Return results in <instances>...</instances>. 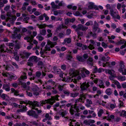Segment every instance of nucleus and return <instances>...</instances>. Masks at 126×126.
I'll use <instances>...</instances> for the list:
<instances>
[{"label": "nucleus", "instance_id": "3c124183", "mask_svg": "<svg viewBox=\"0 0 126 126\" xmlns=\"http://www.w3.org/2000/svg\"><path fill=\"white\" fill-rule=\"evenodd\" d=\"M38 26L39 28L42 29L45 28L46 26V25L45 24L38 25Z\"/></svg>", "mask_w": 126, "mask_h": 126}, {"label": "nucleus", "instance_id": "e433bc0d", "mask_svg": "<svg viewBox=\"0 0 126 126\" xmlns=\"http://www.w3.org/2000/svg\"><path fill=\"white\" fill-rule=\"evenodd\" d=\"M106 72H107L109 74L111 75H113L115 73L114 71L113 70H107L106 71Z\"/></svg>", "mask_w": 126, "mask_h": 126}, {"label": "nucleus", "instance_id": "5fc2aeb1", "mask_svg": "<svg viewBox=\"0 0 126 126\" xmlns=\"http://www.w3.org/2000/svg\"><path fill=\"white\" fill-rule=\"evenodd\" d=\"M21 106L22 108V109L18 110H17V113L20 112H22L24 111V106Z\"/></svg>", "mask_w": 126, "mask_h": 126}, {"label": "nucleus", "instance_id": "680f3d73", "mask_svg": "<svg viewBox=\"0 0 126 126\" xmlns=\"http://www.w3.org/2000/svg\"><path fill=\"white\" fill-rule=\"evenodd\" d=\"M88 48L90 50H92L94 49V47L93 45L90 44L88 46Z\"/></svg>", "mask_w": 126, "mask_h": 126}, {"label": "nucleus", "instance_id": "39448f33", "mask_svg": "<svg viewBox=\"0 0 126 126\" xmlns=\"http://www.w3.org/2000/svg\"><path fill=\"white\" fill-rule=\"evenodd\" d=\"M71 77H68L67 78H65V77H64V78L62 80L63 81H65L66 82H70L73 81L74 83H76L77 82V81L76 79L74 78H73V77L70 76Z\"/></svg>", "mask_w": 126, "mask_h": 126}, {"label": "nucleus", "instance_id": "c756f323", "mask_svg": "<svg viewBox=\"0 0 126 126\" xmlns=\"http://www.w3.org/2000/svg\"><path fill=\"white\" fill-rule=\"evenodd\" d=\"M47 32L48 34H47V38H48L52 36V33H51V31L49 29H48L47 30Z\"/></svg>", "mask_w": 126, "mask_h": 126}, {"label": "nucleus", "instance_id": "13d9d810", "mask_svg": "<svg viewBox=\"0 0 126 126\" xmlns=\"http://www.w3.org/2000/svg\"><path fill=\"white\" fill-rule=\"evenodd\" d=\"M120 115L122 116L123 115L124 116H126V111L125 110H122L121 112Z\"/></svg>", "mask_w": 126, "mask_h": 126}, {"label": "nucleus", "instance_id": "20e7f679", "mask_svg": "<svg viewBox=\"0 0 126 126\" xmlns=\"http://www.w3.org/2000/svg\"><path fill=\"white\" fill-rule=\"evenodd\" d=\"M29 35L27 36L24 38V39L27 40L28 42H30V43L32 42V40L34 37L37 34V32H36L34 31L33 32L32 35L31 34V32L30 31H28Z\"/></svg>", "mask_w": 126, "mask_h": 126}, {"label": "nucleus", "instance_id": "aec40b11", "mask_svg": "<svg viewBox=\"0 0 126 126\" xmlns=\"http://www.w3.org/2000/svg\"><path fill=\"white\" fill-rule=\"evenodd\" d=\"M21 37V35L20 34H18L16 32H15L14 33L12 34V37L13 38H17L18 39H19Z\"/></svg>", "mask_w": 126, "mask_h": 126}, {"label": "nucleus", "instance_id": "412c9836", "mask_svg": "<svg viewBox=\"0 0 126 126\" xmlns=\"http://www.w3.org/2000/svg\"><path fill=\"white\" fill-rule=\"evenodd\" d=\"M5 47L4 45H0V55H1L2 57L5 56L4 54H2L3 51H4V48H5Z\"/></svg>", "mask_w": 126, "mask_h": 126}, {"label": "nucleus", "instance_id": "a878e982", "mask_svg": "<svg viewBox=\"0 0 126 126\" xmlns=\"http://www.w3.org/2000/svg\"><path fill=\"white\" fill-rule=\"evenodd\" d=\"M51 7L53 9L60 8V7L58 5L55 4L54 2H52L51 3Z\"/></svg>", "mask_w": 126, "mask_h": 126}, {"label": "nucleus", "instance_id": "423d86ee", "mask_svg": "<svg viewBox=\"0 0 126 126\" xmlns=\"http://www.w3.org/2000/svg\"><path fill=\"white\" fill-rule=\"evenodd\" d=\"M2 75L4 77L9 78L11 79H16L17 77L16 75H13L8 73L3 72L2 73Z\"/></svg>", "mask_w": 126, "mask_h": 126}, {"label": "nucleus", "instance_id": "1a4fd4ad", "mask_svg": "<svg viewBox=\"0 0 126 126\" xmlns=\"http://www.w3.org/2000/svg\"><path fill=\"white\" fill-rule=\"evenodd\" d=\"M27 106L28 105L29 106H30L31 108L33 109H35L36 107H39V103L37 101L31 102L29 104H26Z\"/></svg>", "mask_w": 126, "mask_h": 126}, {"label": "nucleus", "instance_id": "72a5a7b5", "mask_svg": "<svg viewBox=\"0 0 126 126\" xmlns=\"http://www.w3.org/2000/svg\"><path fill=\"white\" fill-rule=\"evenodd\" d=\"M87 96L89 99H91L93 97H94L95 98H97L98 99V98L96 97V96H98V94L95 95H91V94H87Z\"/></svg>", "mask_w": 126, "mask_h": 126}, {"label": "nucleus", "instance_id": "cd10ccee", "mask_svg": "<svg viewBox=\"0 0 126 126\" xmlns=\"http://www.w3.org/2000/svg\"><path fill=\"white\" fill-rule=\"evenodd\" d=\"M31 126L33 125L36 126H43V124L42 123H40L39 124H38L36 121H32L31 122Z\"/></svg>", "mask_w": 126, "mask_h": 126}, {"label": "nucleus", "instance_id": "ddd939ff", "mask_svg": "<svg viewBox=\"0 0 126 126\" xmlns=\"http://www.w3.org/2000/svg\"><path fill=\"white\" fill-rule=\"evenodd\" d=\"M16 18V17L15 16H12L11 17H8L6 19V21H9L10 23L13 24L14 23V21Z\"/></svg>", "mask_w": 126, "mask_h": 126}, {"label": "nucleus", "instance_id": "bb28decb", "mask_svg": "<svg viewBox=\"0 0 126 126\" xmlns=\"http://www.w3.org/2000/svg\"><path fill=\"white\" fill-rule=\"evenodd\" d=\"M93 58L92 57H89L87 59L86 62L87 64L92 66L93 64Z\"/></svg>", "mask_w": 126, "mask_h": 126}, {"label": "nucleus", "instance_id": "f704fd0d", "mask_svg": "<svg viewBox=\"0 0 126 126\" xmlns=\"http://www.w3.org/2000/svg\"><path fill=\"white\" fill-rule=\"evenodd\" d=\"M27 85L26 83L24 84V88H26L27 90H29L30 89V87L29 86V85L30 84L29 81L27 82Z\"/></svg>", "mask_w": 126, "mask_h": 126}, {"label": "nucleus", "instance_id": "0e129e2a", "mask_svg": "<svg viewBox=\"0 0 126 126\" xmlns=\"http://www.w3.org/2000/svg\"><path fill=\"white\" fill-rule=\"evenodd\" d=\"M102 46L104 48H106L107 47V45L104 42H102L101 43Z\"/></svg>", "mask_w": 126, "mask_h": 126}, {"label": "nucleus", "instance_id": "9b49d317", "mask_svg": "<svg viewBox=\"0 0 126 126\" xmlns=\"http://www.w3.org/2000/svg\"><path fill=\"white\" fill-rule=\"evenodd\" d=\"M88 29V27L86 26H84L81 25H79L77 28L76 29V31H79L81 30L82 31H86Z\"/></svg>", "mask_w": 126, "mask_h": 126}, {"label": "nucleus", "instance_id": "f8f14e48", "mask_svg": "<svg viewBox=\"0 0 126 126\" xmlns=\"http://www.w3.org/2000/svg\"><path fill=\"white\" fill-rule=\"evenodd\" d=\"M38 57L36 56H32L28 60V61L33 63H36L38 61Z\"/></svg>", "mask_w": 126, "mask_h": 126}, {"label": "nucleus", "instance_id": "f03ea898", "mask_svg": "<svg viewBox=\"0 0 126 126\" xmlns=\"http://www.w3.org/2000/svg\"><path fill=\"white\" fill-rule=\"evenodd\" d=\"M47 44L45 47V49L43 50V52L45 53H47V51L51 50L50 48H52L55 46L57 45L56 42H51L49 39L47 40Z\"/></svg>", "mask_w": 126, "mask_h": 126}, {"label": "nucleus", "instance_id": "a19ab883", "mask_svg": "<svg viewBox=\"0 0 126 126\" xmlns=\"http://www.w3.org/2000/svg\"><path fill=\"white\" fill-rule=\"evenodd\" d=\"M118 79L119 80L122 81H125L126 79V77L125 76H120L118 77Z\"/></svg>", "mask_w": 126, "mask_h": 126}, {"label": "nucleus", "instance_id": "774afa93", "mask_svg": "<svg viewBox=\"0 0 126 126\" xmlns=\"http://www.w3.org/2000/svg\"><path fill=\"white\" fill-rule=\"evenodd\" d=\"M86 102L87 103L89 104H92V102L91 100L87 99L86 100Z\"/></svg>", "mask_w": 126, "mask_h": 126}, {"label": "nucleus", "instance_id": "0eeeda50", "mask_svg": "<svg viewBox=\"0 0 126 126\" xmlns=\"http://www.w3.org/2000/svg\"><path fill=\"white\" fill-rule=\"evenodd\" d=\"M110 15L114 18H116L119 19H120V17L118 14L117 12H114L112 9H110Z\"/></svg>", "mask_w": 126, "mask_h": 126}, {"label": "nucleus", "instance_id": "c85d7f7f", "mask_svg": "<svg viewBox=\"0 0 126 126\" xmlns=\"http://www.w3.org/2000/svg\"><path fill=\"white\" fill-rule=\"evenodd\" d=\"M112 91L111 89L110 88L107 89L105 91L106 93L108 95H110L112 93Z\"/></svg>", "mask_w": 126, "mask_h": 126}, {"label": "nucleus", "instance_id": "2eb2a0df", "mask_svg": "<svg viewBox=\"0 0 126 126\" xmlns=\"http://www.w3.org/2000/svg\"><path fill=\"white\" fill-rule=\"evenodd\" d=\"M86 99L85 97V95H83L82 96L81 98H79L78 99L76 100L75 101V104H74V105L76 104V106L77 105V104L79 102H81L83 103H84V100Z\"/></svg>", "mask_w": 126, "mask_h": 126}, {"label": "nucleus", "instance_id": "473e14b6", "mask_svg": "<svg viewBox=\"0 0 126 126\" xmlns=\"http://www.w3.org/2000/svg\"><path fill=\"white\" fill-rule=\"evenodd\" d=\"M104 111L102 109H100L97 113L98 116V117H100L102 114L104 113Z\"/></svg>", "mask_w": 126, "mask_h": 126}, {"label": "nucleus", "instance_id": "f257e3e1", "mask_svg": "<svg viewBox=\"0 0 126 126\" xmlns=\"http://www.w3.org/2000/svg\"><path fill=\"white\" fill-rule=\"evenodd\" d=\"M90 72L84 68H81L77 70L71 71L70 73L71 75L75 76L80 75L83 78L86 76L90 74Z\"/></svg>", "mask_w": 126, "mask_h": 126}, {"label": "nucleus", "instance_id": "dca6fc26", "mask_svg": "<svg viewBox=\"0 0 126 126\" xmlns=\"http://www.w3.org/2000/svg\"><path fill=\"white\" fill-rule=\"evenodd\" d=\"M10 84L9 83L4 84L3 86L2 89L7 91H9L10 89Z\"/></svg>", "mask_w": 126, "mask_h": 126}, {"label": "nucleus", "instance_id": "9d476101", "mask_svg": "<svg viewBox=\"0 0 126 126\" xmlns=\"http://www.w3.org/2000/svg\"><path fill=\"white\" fill-rule=\"evenodd\" d=\"M40 102V105L42 106L43 105H45L46 103H49L51 105H52L54 103V101L53 100L49 99L47 100L41 101Z\"/></svg>", "mask_w": 126, "mask_h": 126}, {"label": "nucleus", "instance_id": "052dcab7", "mask_svg": "<svg viewBox=\"0 0 126 126\" xmlns=\"http://www.w3.org/2000/svg\"><path fill=\"white\" fill-rule=\"evenodd\" d=\"M120 67L125 68V66L124 65V63L123 61H121L120 62Z\"/></svg>", "mask_w": 126, "mask_h": 126}, {"label": "nucleus", "instance_id": "58836bf2", "mask_svg": "<svg viewBox=\"0 0 126 126\" xmlns=\"http://www.w3.org/2000/svg\"><path fill=\"white\" fill-rule=\"evenodd\" d=\"M109 105L110 106V108L112 110L113 109H114L116 107V105L115 103H114V104H109Z\"/></svg>", "mask_w": 126, "mask_h": 126}, {"label": "nucleus", "instance_id": "6ab92c4d", "mask_svg": "<svg viewBox=\"0 0 126 126\" xmlns=\"http://www.w3.org/2000/svg\"><path fill=\"white\" fill-rule=\"evenodd\" d=\"M67 113V112L66 111H63L61 112L60 111L59 112V114L62 116V117H64V118L65 119L64 120L66 121L67 120V119H68V120H69V119L67 117H65V116L66 115ZM69 119L70 121H71V120Z\"/></svg>", "mask_w": 126, "mask_h": 126}, {"label": "nucleus", "instance_id": "4468645a", "mask_svg": "<svg viewBox=\"0 0 126 126\" xmlns=\"http://www.w3.org/2000/svg\"><path fill=\"white\" fill-rule=\"evenodd\" d=\"M89 85L88 82H85L83 83L81 85L80 87L82 90H87V88L89 87Z\"/></svg>", "mask_w": 126, "mask_h": 126}, {"label": "nucleus", "instance_id": "6e6d98bb", "mask_svg": "<svg viewBox=\"0 0 126 126\" xmlns=\"http://www.w3.org/2000/svg\"><path fill=\"white\" fill-rule=\"evenodd\" d=\"M29 17L26 16L25 14H24V22L26 23H28V22L27 21V20H28L29 19Z\"/></svg>", "mask_w": 126, "mask_h": 126}, {"label": "nucleus", "instance_id": "37998d69", "mask_svg": "<svg viewBox=\"0 0 126 126\" xmlns=\"http://www.w3.org/2000/svg\"><path fill=\"white\" fill-rule=\"evenodd\" d=\"M31 54V53L29 52H26L24 53V58H28Z\"/></svg>", "mask_w": 126, "mask_h": 126}, {"label": "nucleus", "instance_id": "7ed1b4c3", "mask_svg": "<svg viewBox=\"0 0 126 126\" xmlns=\"http://www.w3.org/2000/svg\"><path fill=\"white\" fill-rule=\"evenodd\" d=\"M78 108L76 106V104L74 105V106L70 108L69 111L73 117V118L79 116V113L78 112Z\"/></svg>", "mask_w": 126, "mask_h": 126}, {"label": "nucleus", "instance_id": "c03bdc74", "mask_svg": "<svg viewBox=\"0 0 126 126\" xmlns=\"http://www.w3.org/2000/svg\"><path fill=\"white\" fill-rule=\"evenodd\" d=\"M93 24V22L92 21H87L85 24V25L87 26H89Z\"/></svg>", "mask_w": 126, "mask_h": 126}, {"label": "nucleus", "instance_id": "c9c22d12", "mask_svg": "<svg viewBox=\"0 0 126 126\" xmlns=\"http://www.w3.org/2000/svg\"><path fill=\"white\" fill-rule=\"evenodd\" d=\"M106 7L107 9H112H112H113V8H115V5H110V4H107L106 6Z\"/></svg>", "mask_w": 126, "mask_h": 126}, {"label": "nucleus", "instance_id": "603ef678", "mask_svg": "<svg viewBox=\"0 0 126 126\" xmlns=\"http://www.w3.org/2000/svg\"><path fill=\"white\" fill-rule=\"evenodd\" d=\"M63 92L65 94L68 95L70 94V92L68 90H65L63 91Z\"/></svg>", "mask_w": 126, "mask_h": 126}, {"label": "nucleus", "instance_id": "6e6552de", "mask_svg": "<svg viewBox=\"0 0 126 126\" xmlns=\"http://www.w3.org/2000/svg\"><path fill=\"white\" fill-rule=\"evenodd\" d=\"M27 114L28 115L32 116L36 118H37L38 117V115L36 113V112L32 110L27 111Z\"/></svg>", "mask_w": 126, "mask_h": 126}, {"label": "nucleus", "instance_id": "8fccbe9b", "mask_svg": "<svg viewBox=\"0 0 126 126\" xmlns=\"http://www.w3.org/2000/svg\"><path fill=\"white\" fill-rule=\"evenodd\" d=\"M7 52L8 53H12V50L11 49H8L7 48H6V50H5L4 49V51H3L2 52V54H3L4 53Z\"/></svg>", "mask_w": 126, "mask_h": 126}, {"label": "nucleus", "instance_id": "5701e85b", "mask_svg": "<svg viewBox=\"0 0 126 126\" xmlns=\"http://www.w3.org/2000/svg\"><path fill=\"white\" fill-rule=\"evenodd\" d=\"M56 67H54L53 68V69L55 71V72H56L58 74H59L60 73V77H61L63 78V74H64V75H65V74L64 73L63 74L62 72H61V71L60 69H57L55 70V69H56Z\"/></svg>", "mask_w": 126, "mask_h": 126}, {"label": "nucleus", "instance_id": "4be33fe9", "mask_svg": "<svg viewBox=\"0 0 126 126\" xmlns=\"http://www.w3.org/2000/svg\"><path fill=\"white\" fill-rule=\"evenodd\" d=\"M19 80L18 84L19 85H22L23 86L24 85V76H21L18 79Z\"/></svg>", "mask_w": 126, "mask_h": 126}, {"label": "nucleus", "instance_id": "338daca9", "mask_svg": "<svg viewBox=\"0 0 126 126\" xmlns=\"http://www.w3.org/2000/svg\"><path fill=\"white\" fill-rule=\"evenodd\" d=\"M119 105L120 107L123 106L124 103L120 99H119Z\"/></svg>", "mask_w": 126, "mask_h": 126}, {"label": "nucleus", "instance_id": "de8ad7c7", "mask_svg": "<svg viewBox=\"0 0 126 126\" xmlns=\"http://www.w3.org/2000/svg\"><path fill=\"white\" fill-rule=\"evenodd\" d=\"M79 94L78 93H71L70 94V96L72 97H75L77 96Z\"/></svg>", "mask_w": 126, "mask_h": 126}, {"label": "nucleus", "instance_id": "4c0bfd02", "mask_svg": "<svg viewBox=\"0 0 126 126\" xmlns=\"http://www.w3.org/2000/svg\"><path fill=\"white\" fill-rule=\"evenodd\" d=\"M67 7L68 8L70 9L72 8L73 10H75L77 8V7L76 6H73L72 5H68Z\"/></svg>", "mask_w": 126, "mask_h": 126}, {"label": "nucleus", "instance_id": "864d4df0", "mask_svg": "<svg viewBox=\"0 0 126 126\" xmlns=\"http://www.w3.org/2000/svg\"><path fill=\"white\" fill-rule=\"evenodd\" d=\"M59 96L58 95H56L55 96H54L52 98H50V99H51V100H54V103L55 102V100H58V97Z\"/></svg>", "mask_w": 126, "mask_h": 126}, {"label": "nucleus", "instance_id": "2f4dec72", "mask_svg": "<svg viewBox=\"0 0 126 126\" xmlns=\"http://www.w3.org/2000/svg\"><path fill=\"white\" fill-rule=\"evenodd\" d=\"M89 34L90 36H92L93 39L96 38L97 37L96 34L95 33H93L92 32H91L89 33Z\"/></svg>", "mask_w": 126, "mask_h": 126}, {"label": "nucleus", "instance_id": "a18cd8bd", "mask_svg": "<svg viewBox=\"0 0 126 126\" xmlns=\"http://www.w3.org/2000/svg\"><path fill=\"white\" fill-rule=\"evenodd\" d=\"M64 41L65 43H69L71 42V40L70 38H65L64 40Z\"/></svg>", "mask_w": 126, "mask_h": 126}, {"label": "nucleus", "instance_id": "e2e57ef3", "mask_svg": "<svg viewBox=\"0 0 126 126\" xmlns=\"http://www.w3.org/2000/svg\"><path fill=\"white\" fill-rule=\"evenodd\" d=\"M24 0L26 1V2H24V5L27 6L29 5V2H30V0Z\"/></svg>", "mask_w": 126, "mask_h": 126}, {"label": "nucleus", "instance_id": "f3484780", "mask_svg": "<svg viewBox=\"0 0 126 126\" xmlns=\"http://www.w3.org/2000/svg\"><path fill=\"white\" fill-rule=\"evenodd\" d=\"M71 121L70 122V126H74H74H80V124L78 122H76V120H75L74 119H70Z\"/></svg>", "mask_w": 126, "mask_h": 126}, {"label": "nucleus", "instance_id": "bf43d9fd", "mask_svg": "<svg viewBox=\"0 0 126 126\" xmlns=\"http://www.w3.org/2000/svg\"><path fill=\"white\" fill-rule=\"evenodd\" d=\"M36 37L40 41L43 40L44 39L43 38L42 36L40 35H38V36H37Z\"/></svg>", "mask_w": 126, "mask_h": 126}, {"label": "nucleus", "instance_id": "7c9ffc66", "mask_svg": "<svg viewBox=\"0 0 126 126\" xmlns=\"http://www.w3.org/2000/svg\"><path fill=\"white\" fill-rule=\"evenodd\" d=\"M77 60L80 62H84L85 61L82 56H77Z\"/></svg>", "mask_w": 126, "mask_h": 126}, {"label": "nucleus", "instance_id": "393cba45", "mask_svg": "<svg viewBox=\"0 0 126 126\" xmlns=\"http://www.w3.org/2000/svg\"><path fill=\"white\" fill-rule=\"evenodd\" d=\"M71 71L73 70H70V72L69 73L70 76H72V77H73V78H75L77 80V82L79 80L81 79V77L80 76L81 75H76L75 76L71 75H70V73Z\"/></svg>", "mask_w": 126, "mask_h": 126}, {"label": "nucleus", "instance_id": "4d7b16f0", "mask_svg": "<svg viewBox=\"0 0 126 126\" xmlns=\"http://www.w3.org/2000/svg\"><path fill=\"white\" fill-rule=\"evenodd\" d=\"M96 93L97 94H98V96H96V97H98V98L99 95L103 93V91H101L100 90H98L97 91Z\"/></svg>", "mask_w": 126, "mask_h": 126}, {"label": "nucleus", "instance_id": "a211bd4d", "mask_svg": "<svg viewBox=\"0 0 126 126\" xmlns=\"http://www.w3.org/2000/svg\"><path fill=\"white\" fill-rule=\"evenodd\" d=\"M88 8L90 9L94 8L96 10H98V8L97 6L95 5L94 3L92 2H90L89 5L88 6Z\"/></svg>", "mask_w": 126, "mask_h": 126}, {"label": "nucleus", "instance_id": "09e8293b", "mask_svg": "<svg viewBox=\"0 0 126 126\" xmlns=\"http://www.w3.org/2000/svg\"><path fill=\"white\" fill-rule=\"evenodd\" d=\"M126 43V41L124 40H120L117 43V45H121Z\"/></svg>", "mask_w": 126, "mask_h": 126}, {"label": "nucleus", "instance_id": "49530a36", "mask_svg": "<svg viewBox=\"0 0 126 126\" xmlns=\"http://www.w3.org/2000/svg\"><path fill=\"white\" fill-rule=\"evenodd\" d=\"M114 82L115 84L117 85V87L118 88L120 89L121 88V86L118 81H114Z\"/></svg>", "mask_w": 126, "mask_h": 126}, {"label": "nucleus", "instance_id": "ea45409f", "mask_svg": "<svg viewBox=\"0 0 126 126\" xmlns=\"http://www.w3.org/2000/svg\"><path fill=\"white\" fill-rule=\"evenodd\" d=\"M41 34L42 35H45L46 34V31L45 29L41 30L40 31Z\"/></svg>", "mask_w": 126, "mask_h": 126}, {"label": "nucleus", "instance_id": "b1692460", "mask_svg": "<svg viewBox=\"0 0 126 126\" xmlns=\"http://www.w3.org/2000/svg\"><path fill=\"white\" fill-rule=\"evenodd\" d=\"M97 85L99 86L100 88H104L105 87L103 82L102 80H98V84H97Z\"/></svg>", "mask_w": 126, "mask_h": 126}, {"label": "nucleus", "instance_id": "69168bd1", "mask_svg": "<svg viewBox=\"0 0 126 126\" xmlns=\"http://www.w3.org/2000/svg\"><path fill=\"white\" fill-rule=\"evenodd\" d=\"M74 15L76 16H81L80 13L78 11H76L75 13H74Z\"/></svg>", "mask_w": 126, "mask_h": 126}, {"label": "nucleus", "instance_id": "79ce46f5", "mask_svg": "<svg viewBox=\"0 0 126 126\" xmlns=\"http://www.w3.org/2000/svg\"><path fill=\"white\" fill-rule=\"evenodd\" d=\"M46 118L48 120H51L52 119L51 116H50L48 113H46L45 115Z\"/></svg>", "mask_w": 126, "mask_h": 126}]
</instances>
